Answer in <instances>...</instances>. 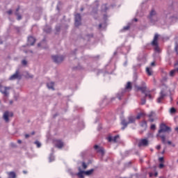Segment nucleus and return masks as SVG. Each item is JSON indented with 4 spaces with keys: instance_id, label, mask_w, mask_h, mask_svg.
<instances>
[{
    "instance_id": "obj_1",
    "label": "nucleus",
    "mask_w": 178,
    "mask_h": 178,
    "mask_svg": "<svg viewBox=\"0 0 178 178\" xmlns=\"http://www.w3.org/2000/svg\"><path fill=\"white\" fill-rule=\"evenodd\" d=\"M136 91H141L142 94H145L146 98L149 99H154V96L151 95V90L147 87V83L145 82H141V86H136Z\"/></svg>"
},
{
    "instance_id": "obj_2",
    "label": "nucleus",
    "mask_w": 178,
    "mask_h": 178,
    "mask_svg": "<svg viewBox=\"0 0 178 178\" xmlns=\"http://www.w3.org/2000/svg\"><path fill=\"white\" fill-rule=\"evenodd\" d=\"M170 131H172V129L166 124H161L160 125V129L158 131L157 137L161 138L163 144H166V136L165 135H161V133H170Z\"/></svg>"
},
{
    "instance_id": "obj_3",
    "label": "nucleus",
    "mask_w": 178,
    "mask_h": 178,
    "mask_svg": "<svg viewBox=\"0 0 178 178\" xmlns=\"http://www.w3.org/2000/svg\"><path fill=\"white\" fill-rule=\"evenodd\" d=\"M134 122H136V118L133 116H130L128 118V122L125 121V120H122L121 122V124H122L123 126L122 129L124 130V129L127 127V124H130L131 123H134Z\"/></svg>"
},
{
    "instance_id": "obj_4",
    "label": "nucleus",
    "mask_w": 178,
    "mask_h": 178,
    "mask_svg": "<svg viewBox=\"0 0 178 178\" xmlns=\"http://www.w3.org/2000/svg\"><path fill=\"white\" fill-rule=\"evenodd\" d=\"M53 143L54 147H56V148H58V149H62V147H65V143L60 139H54L53 140Z\"/></svg>"
},
{
    "instance_id": "obj_5",
    "label": "nucleus",
    "mask_w": 178,
    "mask_h": 178,
    "mask_svg": "<svg viewBox=\"0 0 178 178\" xmlns=\"http://www.w3.org/2000/svg\"><path fill=\"white\" fill-rule=\"evenodd\" d=\"M149 140L147 138L140 139L138 143V147H148Z\"/></svg>"
},
{
    "instance_id": "obj_6",
    "label": "nucleus",
    "mask_w": 178,
    "mask_h": 178,
    "mask_svg": "<svg viewBox=\"0 0 178 178\" xmlns=\"http://www.w3.org/2000/svg\"><path fill=\"white\" fill-rule=\"evenodd\" d=\"M9 90H10V87H3L0 83V92L5 95V97H8L9 95Z\"/></svg>"
},
{
    "instance_id": "obj_7",
    "label": "nucleus",
    "mask_w": 178,
    "mask_h": 178,
    "mask_svg": "<svg viewBox=\"0 0 178 178\" xmlns=\"http://www.w3.org/2000/svg\"><path fill=\"white\" fill-rule=\"evenodd\" d=\"M13 113L9 112V111H6L3 113V120H5V122L6 123H8V122H9V117L13 118Z\"/></svg>"
},
{
    "instance_id": "obj_8",
    "label": "nucleus",
    "mask_w": 178,
    "mask_h": 178,
    "mask_svg": "<svg viewBox=\"0 0 178 178\" xmlns=\"http://www.w3.org/2000/svg\"><path fill=\"white\" fill-rule=\"evenodd\" d=\"M51 58L55 63H62V62H63V60L65 59V57H63V56H52Z\"/></svg>"
},
{
    "instance_id": "obj_9",
    "label": "nucleus",
    "mask_w": 178,
    "mask_h": 178,
    "mask_svg": "<svg viewBox=\"0 0 178 178\" xmlns=\"http://www.w3.org/2000/svg\"><path fill=\"white\" fill-rule=\"evenodd\" d=\"M75 26L79 27V26H81V15L79 13L75 15Z\"/></svg>"
},
{
    "instance_id": "obj_10",
    "label": "nucleus",
    "mask_w": 178,
    "mask_h": 178,
    "mask_svg": "<svg viewBox=\"0 0 178 178\" xmlns=\"http://www.w3.org/2000/svg\"><path fill=\"white\" fill-rule=\"evenodd\" d=\"M20 79H22V76L19 70H17L15 73L10 77V80H20Z\"/></svg>"
},
{
    "instance_id": "obj_11",
    "label": "nucleus",
    "mask_w": 178,
    "mask_h": 178,
    "mask_svg": "<svg viewBox=\"0 0 178 178\" xmlns=\"http://www.w3.org/2000/svg\"><path fill=\"white\" fill-rule=\"evenodd\" d=\"M94 148L97 151V152H98L99 154H101L102 155H104L105 154L104 147H101L98 145H96L94 146Z\"/></svg>"
},
{
    "instance_id": "obj_12",
    "label": "nucleus",
    "mask_w": 178,
    "mask_h": 178,
    "mask_svg": "<svg viewBox=\"0 0 178 178\" xmlns=\"http://www.w3.org/2000/svg\"><path fill=\"white\" fill-rule=\"evenodd\" d=\"M165 96L166 95L165 94V92H163V90H161L160 92V96L157 99L158 104H161V102H162V101L163 100V98H165Z\"/></svg>"
},
{
    "instance_id": "obj_13",
    "label": "nucleus",
    "mask_w": 178,
    "mask_h": 178,
    "mask_svg": "<svg viewBox=\"0 0 178 178\" xmlns=\"http://www.w3.org/2000/svg\"><path fill=\"white\" fill-rule=\"evenodd\" d=\"M119 135H117L115 136H114L113 138H112V136H108L107 138V140L108 141V143H112V141H113V143H118V139L119 138Z\"/></svg>"
},
{
    "instance_id": "obj_14",
    "label": "nucleus",
    "mask_w": 178,
    "mask_h": 178,
    "mask_svg": "<svg viewBox=\"0 0 178 178\" xmlns=\"http://www.w3.org/2000/svg\"><path fill=\"white\" fill-rule=\"evenodd\" d=\"M159 38V35L158 34H155L153 41L152 42V45H153V47L158 45V38Z\"/></svg>"
},
{
    "instance_id": "obj_15",
    "label": "nucleus",
    "mask_w": 178,
    "mask_h": 178,
    "mask_svg": "<svg viewBox=\"0 0 178 178\" xmlns=\"http://www.w3.org/2000/svg\"><path fill=\"white\" fill-rule=\"evenodd\" d=\"M147 116L149 118V122L152 123L154 121V118H155V116H156L155 112H154V111L150 112Z\"/></svg>"
},
{
    "instance_id": "obj_16",
    "label": "nucleus",
    "mask_w": 178,
    "mask_h": 178,
    "mask_svg": "<svg viewBox=\"0 0 178 178\" xmlns=\"http://www.w3.org/2000/svg\"><path fill=\"white\" fill-rule=\"evenodd\" d=\"M28 44L29 45H34L35 44V38L33 36H29L28 38Z\"/></svg>"
},
{
    "instance_id": "obj_17",
    "label": "nucleus",
    "mask_w": 178,
    "mask_h": 178,
    "mask_svg": "<svg viewBox=\"0 0 178 178\" xmlns=\"http://www.w3.org/2000/svg\"><path fill=\"white\" fill-rule=\"evenodd\" d=\"M7 175L9 178H16V172H7Z\"/></svg>"
},
{
    "instance_id": "obj_18",
    "label": "nucleus",
    "mask_w": 178,
    "mask_h": 178,
    "mask_svg": "<svg viewBox=\"0 0 178 178\" xmlns=\"http://www.w3.org/2000/svg\"><path fill=\"white\" fill-rule=\"evenodd\" d=\"M54 86H55V83L54 82H50L47 83V88L49 90H55V88H54Z\"/></svg>"
},
{
    "instance_id": "obj_19",
    "label": "nucleus",
    "mask_w": 178,
    "mask_h": 178,
    "mask_svg": "<svg viewBox=\"0 0 178 178\" xmlns=\"http://www.w3.org/2000/svg\"><path fill=\"white\" fill-rule=\"evenodd\" d=\"M140 126L144 129V130H147V121L145 120L142 121L140 123Z\"/></svg>"
},
{
    "instance_id": "obj_20",
    "label": "nucleus",
    "mask_w": 178,
    "mask_h": 178,
    "mask_svg": "<svg viewBox=\"0 0 178 178\" xmlns=\"http://www.w3.org/2000/svg\"><path fill=\"white\" fill-rule=\"evenodd\" d=\"M93 172H94V169H91L88 171H85L84 174L86 175L87 176H90V175H92Z\"/></svg>"
},
{
    "instance_id": "obj_21",
    "label": "nucleus",
    "mask_w": 178,
    "mask_h": 178,
    "mask_svg": "<svg viewBox=\"0 0 178 178\" xmlns=\"http://www.w3.org/2000/svg\"><path fill=\"white\" fill-rule=\"evenodd\" d=\"M155 15H156V12L154 10H152L149 13V19H152V17L155 16Z\"/></svg>"
},
{
    "instance_id": "obj_22",
    "label": "nucleus",
    "mask_w": 178,
    "mask_h": 178,
    "mask_svg": "<svg viewBox=\"0 0 178 178\" xmlns=\"http://www.w3.org/2000/svg\"><path fill=\"white\" fill-rule=\"evenodd\" d=\"M145 113H140L137 115L136 118H135V119L139 120L141 119V118H143V116H145Z\"/></svg>"
},
{
    "instance_id": "obj_23",
    "label": "nucleus",
    "mask_w": 178,
    "mask_h": 178,
    "mask_svg": "<svg viewBox=\"0 0 178 178\" xmlns=\"http://www.w3.org/2000/svg\"><path fill=\"white\" fill-rule=\"evenodd\" d=\"M126 89L127 90H131V82H127Z\"/></svg>"
},
{
    "instance_id": "obj_24",
    "label": "nucleus",
    "mask_w": 178,
    "mask_h": 178,
    "mask_svg": "<svg viewBox=\"0 0 178 178\" xmlns=\"http://www.w3.org/2000/svg\"><path fill=\"white\" fill-rule=\"evenodd\" d=\"M146 72H147L148 76H152V72H151V70H149V67L146 68Z\"/></svg>"
},
{
    "instance_id": "obj_25",
    "label": "nucleus",
    "mask_w": 178,
    "mask_h": 178,
    "mask_svg": "<svg viewBox=\"0 0 178 178\" xmlns=\"http://www.w3.org/2000/svg\"><path fill=\"white\" fill-rule=\"evenodd\" d=\"M84 173V172L81 171L80 172L78 173V177L79 178H84V175H83Z\"/></svg>"
},
{
    "instance_id": "obj_26",
    "label": "nucleus",
    "mask_w": 178,
    "mask_h": 178,
    "mask_svg": "<svg viewBox=\"0 0 178 178\" xmlns=\"http://www.w3.org/2000/svg\"><path fill=\"white\" fill-rule=\"evenodd\" d=\"M35 145H37L38 148H40L41 147V143L38 140L35 141Z\"/></svg>"
},
{
    "instance_id": "obj_27",
    "label": "nucleus",
    "mask_w": 178,
    "mask_h": 178,
    "mask_svg": "<svg viewBox=\"0 0 178 178\" xmlns=\"http://www.w3.org/2000/svg\"><path fill=\"white\" fill-rule=\"evenodd\" d=\"M156 125H155L154 124H152L151 126H150V129L151 130H156Z\"/></svg>"
},
{
    "instance_id": "obj_28",
    "label": "nucleus",
    "mask_w": 178,
    "mask_h": 178,
    "mask_svg": "<svg viewBox=\"0 0 178 178\" xmlns=\"http://www.w3.org/2000/svg\"><path fill=\"white\" fill-rule=\"evenodd\" d=\"M170 113H176V108L174 107L171 108L170 110Z\"/></svg>"
},
{
    "instance_id": "obj_29",
    "label": "nucleus",
    "mask_w": 178,
    "mask_h": 178,
    "mask_svg": "<svg viewBox=\"0 0 178 178\" xmlns=\"http://www.w3.org/2000/svg\"><path fill=\"white\" fill-rule=\"evenodd\" d=\"M17 16V20H22V15H19L17 13H15Z\"/></svg>"
},
{
    "instance_id": "obj_30",
    "label": "nucleus",
    "mask_w": 178,
    "mask_h": 178,
    "mask_svg": "<svg viewBox=\"0 0 178 178\" xmlns=\"http://www.w3.org/2000/svg\"><path fill=\"white\" fill-rule=\"evenodd\" d=\"M22 65H23V66H26V65H27V60H22Z\"/></svg>"
},
{
    "instance_id": "obj_31",
    "label": "nucleus",
    "mask_w": 178,
    "mask_h": 178,
    "mask_svg": "<svg viewBox=\"0 0 178 178\" xmlns=\"http://www.w3.org/2000/svg\"><path fill=\"white\" fill-rule=\"evenodd\" d=\"M145 102H146L145 98H143L141 99V105H145Z\"/></svg>"
},
{
    "instance_id": "obj_32",
    "label": "nucleus",
    "mask_w": 178,
    "mask_h": 178,
    "mask_svg": "<svg viewBox=\"0 0 178 178\" xmlns=\"http://www.w3.org/2000/svg\"><path fill=\"white\" fill-rule=\"evenodd\" d=\"M154 47H155L154 49H155L156 52H159V47L158 46V44Z\"/></svg>"
},
{
    "instance_id": "obj_33",
    "label": "nucleus",
    "mask_w": 178,
    "mask_h": 178,
    "mask_svg": "<svg viewBox=\"0 0 178 178\" xmlns=\"http://www.w3.org/2000/svg\"><path fill=\"white\" fill-rule=\"evenodd\" d=\"M164 166H165V165H163V163H160L159 165V169H162L164 168Z\"/></svg>"
},
{
    "instance_id": "obj_34",
    "label": "nucleus",
    "mask_w": 178,
    "mask_h": 178,
    "mask_svg": "<svg viewBox=\"0 0 178 178\" xmlns=\"http://www.w3.org/2000/svg\"><path fill=\"white\" fill-rule=\"evenodd\" d=\"M129 29H130V26H124V27L123 28V30L127 31V30H129Z\"/></svg>"
},
{
    "instance_id": "obj_35",
    "label": "nucleus",
    "mask_w": 178,
    "mask_h": 178,
    "mask_svg": "<svg viewBox=\"0 0 178 178\" xmlns=\"http://www.w3.org/2000/svg\"><path fill=\"white\" fill-rule=\"evenodd\" d=\"M103 8H104V12H106L108 10V8L106 7V4L103 5Z\"/></svg>"
},
{
    "instance_id": "obj_36",
    "label": "nucleus",
    "mask_w": 178,
    "mask_h": 178,
    "mask_svg": "<svg viewBox=\"0 0 178 178\" xmlns=\"http://www.w3.org/2000/svg\"><path fill=\"white\" fill-rule=\"evenodd\" d=\"M175 51L177 52V55H178V44H177L175 45Z\"/></svg>"
},
{
    "instance_id": "obj_37",
    "label": "nucleus",
    "mask_w": 178,
    "mask_h": 178,
    "mask_svg": "<svg viewBox=\"0 0 178 178\" xmlns=\"http://www.w3.org/2000/svg\"><path fill=\"white\" fill-rule=\"evenodd\" d=\"M82 167L83 169H87V164H86V163H82Z\"/></svg>"
},
{
    "instance_id": "obj_38",
    "label": "nucleus",
    "mask_w": 178,
    "mask_h": 178,
    "mask_svg": "<svg viewBox=\"0 0 178 178\" xmlns=\"http://www.w3.org/2000/svg\"><path fill=\"white\" fill-rule=\"evenodd\" d=\"M159 162H163V157H160L159 159Z\"/></svg>"
},
{
    "instance_id": "obj_39",
    "label": "nucleus",
    "mask_w": 178,
    "mask_h": 178,
    "mask_svg": "<svg viewBox=\"0 0 178 178\" xmlns=\"http://www.w3.org/2000/svg\"><path fill=\"white\" fill-rule=\"evenodd\" d=\"M7 13L8 15H12V10H9L8 11H7Z\"/></svg>"
},
{
    "instance_id": "obj_40",
    "label": "nucleus",
    "mask_w": 178,
    "mask_h": 178,
    "mask_svg": "<svg viewBox=\"0 0 178 178\" xmlns=\"http://www.w3.org/2000/svg\"><path fill=\"white\" fill-rule=\"evenodd\" d=\"M156 148L158 150L161 149V145H157Z\"/></svg>"
},
{
    "instance_id": "obj_41",
    "label": "nucleus",
    "mask_w": 178,
    "mask_h": 178,
    "mask_svg": "<svg viewBox=\"0 0 178 178\" xmlns=\"http://www.w3.org/2000/svg\"><path fill=\"white\" fill-rule=\"evenodd\" d=\"M52 161H54V157L50 156L49 157V162H52Z\"/></svg>"
},
{
    "instance_id": "obj_42",
    "label": "nucleus",
    "mask_w": 178,
    "mask_h": 178,
    "mask_svg": "<svg viewBox=\"0 0 178 178\" xmlns=\"http://www.w3.org/2000/svg\"><path fill=\"white\" fill-rule=\"evenodd\" d=\"M167 144H168V145H172V141L168 140V141L167 142Z\"/></svg>"
},
{
    "instance_id": "obj_43",
    "label": "nucleus",
    "mask_w": 178,
    "mask_h": 178,
    "mask_svg": "<svg viewBox=\"0 0 178 178\" xmlns=\"http://www.w3.org/2000/svg\"><path fill=\"white\" fill-rule=\"evenodd\" d=\"M29 137H30V135H29V134H25V138H29Z\"/></svg>"
},
{
    "instance_id": "obj_44",
    "label": "nucleus",
    "mask_w": 178,
    "mask_h": 178,
    "mask_svg": "<svg viewBox=\"0 0 178 178\" xmlns=\"http://www.w3.org/2000/svg\"><path fill=\"white\" fill-rule=\"evenodd\" d=\"M149 177H152V176H154V174H152V172H150V173L149 174Z\"/></svg>"
},
{
    "instance_id": "obj_45",
    "label": "nucleus",
    "mask_w": 178,
    "mask_h": 178,
    "mask_svg": "<svg viewBox=\"0 0 178 178\" xmlns=\"http://www.w3.org/2000/svg\"><path fill=\"white\" fill-rule=\"evenodd\" d=\"M151 66H155V62H152V63H151Z\"/></svg>"
},
{
    "instance_id": "obj_46",
    "label": "nucleus",
    "mask_w": 178,
    "mask_h": 178,
    "mask_svg": "<svg viewBox=\"0 0 178 178\" xmlns=\"http://www.w3.org/2000/svg\"><path fill=\"white\" fill-rule=\"evenodd\" d=\"M102 24H99V29H102Z\"/></svg>"
},
{
    "instance_id": "obj_47",
    "label": "nucleus",
    "mask_w": 178,
    "mask_h": 178,
    "mask_svg": "<svg viewBox=\"0 0 178 178\" xmlns=\"http://www.w3.org/2000/svg\"><path fill=\"white\" fill-rule=\"evenodd\" d=\"M17 143H18V144H22V140H18Z\"/></svg>"
},
{
    "instance_id": "obj_48",
    "label": "nucleus",
    "mask_w": 178,
    "mask_h": 178,
    "mask_svg": "<svg viewBox=\"0 0 178 178\" xmlns=\"http://www.w3.org/2000/svg\"><path fill=\"white\" fill-rule=\"evenodd\" d=\"M23 173H24V175H27V171L24 170V171H23Z\"/></svg>"
},
{
    "instance_id": "obj_49",
    "label": "nucleus",
    "mask_w": 178,
    "mask_h": 178,
    "mask_svg": "<svg viewBox=\"0 0 178 178\" xmlns=\"http://www.w3.org/2000/svg\"><path fill=\"white\" fill-rule=\"evenodd\" d=\"M34 134H35V131H32L31 132V136H34Z\"/></svg>"
},
{
    "instance_id": "obj_50",
    "label": "nucleus",
    "mask_w": 178,
    "mask_h": 178,
    "mask_svg": "<svg viewBox=\"0 0 178 178\" xmlns=\"http://www.w3.org/2000/svg\"><path fill=\"white\" fill-rule=\"evenodd\" d=\"M154 176H155V177H156V176H158V172H155Z\"/></svg>"
},
{
    "instance_id": "obj_51",
    "label": "nucleus",
    "mask_w": 178,
    "mask_h": 178,
    "mask_svg": "<svg viewBox=\"0 0 178 178\" xmlns=\"http://www.w3.org/2000/svg\"><path fill=\"white\" fill-rule=\"evenodd\" d=\"M44 31H46V33H49L51 31V29H49V31H47L45 29H44Z\"/></svg>"
},
{
    "instance_id": "obj_52",
    "label": "nucleus",
    "mask_w": 178,
    "mask_h": 178,
    "mask_svg": "<svg viewBox=\"0 0 178 178\" xmlns=\"http://www.w3.org/2000/svg\"><path fill=\"white\" fill-rule=\"evenodd\" d=\"M20 9V8L19 7H18L17 8V12H19V10Z\"/></svg>"
},
{
    "instance_id": "obj_53",
    "label": "nucleus",
    "mask_w": 178,
    "mask_h": 178,
    "mask_svg": "<svg viewBox=\"0 0 178 178\" xmlns=\"http://www.w3.org/2000/svg\"><path fill=\"white\" fill-rule=\"evenodd\" d=\"M83 10H84L83 8H81V12H83Z\"/></svg>"
},
{
    "instance_id": "obj_54",
    "label": "nucleus",
    "mask_w": 178,
    "mask_h": 178,
    "mask_svg": "<svg viewBox=\"0 0 178 178\" xmlns=\"http://www.w3.org/2000/svg\"><path fill=\"white\" fill-rule=\"evenodd\" d=\"M134 22H138V19L136 18H135Z\"/></svg>"
},
{
    "instance_id": "obj_55",
    "label": "nucleus",
    "mask_w": 178,
    "mask_h": 178,
    "mask_svg": "<svg viewBox=\"0 0 178 178\" xmlns=\"http://www.w3.org/2000/svg\"><path fill=\"white\" fill-rule=\"evenodd\" d=\"M38 47H41V43H38Z\"/></svg>"
},
{
    "instance_id": "obj_56",
    "label": "nucleus",
    "mask_w": 178,
    "mask_h": 178,
    "mask_svg": "<svg viewBox=\"0 0 178 178\" xmlns=\"http://www.w3.org/2000/svg\"><path fill=\"white\" fill-rule=\"evenodd\" d=\"M172 147H175V145H172Z\"/></svg>"
},
{
    "instance_id": "obj_57",
    "label": "nucleus",
    "mask_w": 178,
    "mask_h": 178,
    "mask_svg": "<svg viewBox=\"0 0 178 178\" xmlns=\"http://www.w3.org/2000/svg\"><path fill=\"white\" fill-rule=\"evenodd\" d=\"M119 99H120V97H118Z\"/></svg>"
},
{
    "instance_id": "obj_58",
    "label": "nucleus",
    "mask_w": 178,
    "mask_h": 178,
    "mask_svg": "<svg viewBox=\"0 0 178 178\" xmlns=\"http://www.w3.org/2000/svg\"><path fill=\"white\" fill-rule=\"evenodd\" d=\"M0 105H1V102H0Z\"/></svg>"
}]
</instances>
